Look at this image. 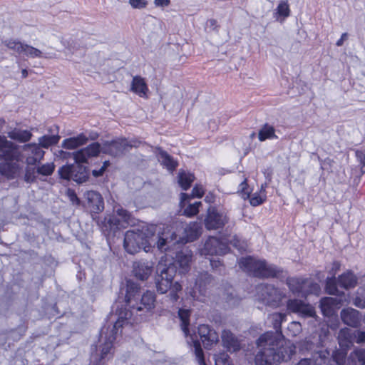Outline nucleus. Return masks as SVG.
<instances>
[{
  "label": "nucleus",
  "mask_w": 365,
  "mask_h": 365,
  "mask_svg": "<svg viewBox=\"0 0 365 365\" xmlns=\"http://www.w3.org/2000/svg\"><path fill=\"white\" fill-rule=\"evenodd\" d=\"M221 337L223 344L227 349V350L230 351H236L240 349V342L231 331L228 330H224L222 332Z\"/></svg>",
  "instance_id": "32"
},
{
  "label": "nucleus",
  "mask_w": 365,
  "mask_h": 365,
  "mask_svg": "<svg viewBox=\"0 0 365 365\" xmlns=\"http://www.w3.org/2000/svg\"><path fill=\"white\" fill-rule=\"evenodd\" d=\"M175 227H181L183 230V236H180L176 232H172L170 235L168 232H163L165 233V237L168 238V242L166 247L168 248V244L172 243L175 241L174 244H177L178 247L180 244L186 243L187 242H192L196 240L201 233V225L197 222H191L189 224L184 225L181 222H175Z\"/></svg>",
  "instance_id": "8"
},
{
  "label": "nucleus",
  "mask_w": 365,
  "mask_h": 365,
  "mask_svg": "<svg viewBox=\"0 0 365 365\" xmlns=\"http://www.w3.org/2000/svg\"><path fill=\"white\" fill-rule=\"evenodd\" d=\"M210 264L212 267V268H217L221 265V262L220 260L210 259Z\"/></svg>",
  "instance_id": "62"
},
{
  "label": "nucleus",
  "mask_w": 365,
  "mask_h": 365,
  "mask_svg": "<svg viewBox=\"0 0 365 365\" xmlns=\"http://www.w3.org/2000/svg\"><path fill=\"white\" fill-rule=\"evenodd\" d=\"M109 162L108 161H105L103 164V165L101 167V168L99 169H95L92 171V173L93 175V176L95 177H99V176H101L105 170H106V168H108V166L109 165Z\"/></svg>",
  "instance_id": "55"
},
{
  "label": "nucleus",
  "mask_w": 365,
  "mask_h": 365,
  "mask_svg": "<svg viewBox=\"0 0 365 365\" xmlns=\"http://www.w3.org/2000/svg\"><path fill=\"white\" fill-rule=\"evenodd\" d=\"M168 238L165 237L164 232L154 233L150 229L145 231L128 230L125 234L123 247L125 251L134 255L143 249L145 252L150 251L153 247L160 250H167Z\"/></svg>",
  "instance_id": "3"
},
{
  "label": "nucleus",
  "mask_w": 365,
  "mask_h": 365,
  "mask_svg": "<svg viewBox=\"0 0 365 365\" xmlns=\"http://www.w3.org/2000/svg\"><path fill=\"white\" fill-rule=\"evenodd\" d=\"M214 359L215 365H231L228 354L226 353H221L217 356H215Z\"/></svg>",
  "instance_id": "47"
},
{
  "label": "nucleus",
  "mask_w": 365,
  "mask_h": 365,
  "mask_svg": "<svg viewBox=\"0 0 365 365\" xmlns=\"http://www.w3.org/2000/svg\"><path fill=\"white\" fill-rule=\"evenodd\" d=\"M130 89L140 97H145L148 91V88L144 78L138 76L133 77Z\"/></svg>",
  "instance_id": "33"
},
{
  "label": "nucleus",
  "mask_w": 365,
  "mask_h": 365,
  "mask_svg": "<svg viewBox=\"0 0 365 365\" xmlns=\"http://www.w3.org/2000/svg\"><path fill=\"white\" fill-rule=\"evenodd\" d=\"M21 73L24 78H26L28 76V71L26 69H23Z\"/></svg>",
  "instance_id": "64"
},
{
  "label": "nucleus",
  "mask_w": 365,
  "mask_h": 365,
  "mask_svg": "<svg viewBox=\"0 0 365 365\" xmlns=\"http://www.w3.org/2000/svg\"><path fill=\"white\" fill-rule=\"evenodd\" d=\"M356 157L360 164L361 165V170L362 173H365V150H357L356 151Z\"/></svg>",
  "instance_id": "51"
},
{
  "label": "nucleus",
  "mask_w": 365,
  "mask_h": 365,
  "mask_svg": "<svg viewBox=\"0 0 365 365\" xmlns=\"http://www.w3.org/2000/svg\"><path fill=\"white\" fill-rule=\"evenodd\" d=\"M291 9L288 0H280L274 12L276 20L283 22L290 16Z\"/></svg>",
  "instance_id": "30"
},
{
  "label": "nucleus",
  "mask_w": 365,
  "mask_h": 365,
  "mask_svg": "<svg viewBox=\"0 0 365 365\" xmlns=\"http://www.w3.org/2000/svg\"><path fill=\"white\" fill-rule=\"evenodd\" d=\"M204 195V189L201 185H195L192 191V197H202Z\"/></svg>",
  "instance_id": "54"
},
{
  "label": "nucleus",
  "mask_w": 365,
  "mask_h": 365,
  "mask_svg": "<svg viewBox=\"0 0 365 365\" xmlns=\"http://www.w3.org/2000/svg\"><path fill=\"white\" fill-rule=\"evenodd\" d=\"M365 365V348H356L347 358L346 365Z\"/></svg>",
  "instance_id": "34"
},
{
  "label": "nucleus",
  "mask_w": 365,
  "mask_h": 365,
  "mask_svg": "<svg viewBox=\"0 0 365 365\" xmlns=\"http://www.w3.org/2000/svg\"><path fill=\"white\" fill-rule=\"evenodd\" d=\"M0 160L1 159H19L21 151L19 146L6 139L5 136L0 135Z\"/></svg>",
  "instance_id": "17"
},
{
  "label": "nucleus",
  "mask_w": 365,
  "mask_h": 365,
  "mask_svg": "<svg viewBox=\"0 0 365 365\" xmlns=\"http://www.w3.org/2000/svg\"><path fill=\"white\" fill-rule=\"evenodd\" d=\"M341 319L344 324L352 327H356L360 324L361 316L359 311L352 308H347L341 312Z\"/></svg>",
  "instance_id": "27"
},
{
  "label": "nucleus",
  "mask_w": 365,
  "mask_h": 365,
  "mask_svg": "<svg viewBox=\"0 0 365 365\" xmlns=\"http://www.w3.org/2000/svg\"><path fill=\"white\" fill-rule=\"evenodd\" d=\"M88 207L93 213H98L104 209V202L101 195L96 191H87L84 195Z\"/></svg>",
  "instance_id": "23"
},
{
  "label": "nucleus",
  "mask_w": 365,
  "mask_h": 365,
  "mask_svg": "<svg viewBox=\"0 0 365 365\" xmlns=\"http://www.w3.org/2000/svg\"><path fill=\"white\" fill-rule=\"evenodd\" d=\"M195 177L192 174L185 172H180L178 175V183L180 187L187 190L194 181Z\"/></svg>",
  "instance_id": "39"
},
{
  "label": "nucleus",
  "mask_w": 365,
  "mask_h": 365,
  "mask_svg": "<svg viewBox=\"0 0 365 365\" xmlns=\"http://www.w3.org/2000/svg\"><path fill=\"white\" fill-rule=\"evenodd\" d=\"M326 291L328 294L332 295H340L342 292L338 290L336 280L334 277L327 278L326 281Z\"/></svg>",
  "instance_id": "43"
},
{
  "label": "nucleus",
  "mask_w": 365,
  "mask_h": 365,
  "mask_svg": "<svg viewBox=\"0 0 365 365\" xmlns=\"http://www.w3.org/2000/svg\"><path fill=\"white\" fill-rule=\"evenodd\" d=\"M163 262L164 257H161L157 266V272L160 273L155 278L157 291L160 294H165L170 290V297L175 302L179 298L178 292L182 290V285L178 282L173 284L172 281L176 271L173 266H167L168 264H163Z\"/></svg>",
  "instance_id": "4"
},
{
  "label": "nucleus",
  "mask_w": 365,
  "mask_h": 365,
  "mask_svg": "<svg viewBox=\"0 0 365 365\" xmlns=\"http://www.w3.org/2000/svg\"><path fill=\"white\" fill-rule=\"evenodd\" d=\"M190 198V196L186 193H181L180 197V205L181 207H185L186 204V201Z\"/></svg>",
  "instance_id": "59"
},
{
  "label": "nucleus",
  "mask_w": 365,
  "mask_h": 365,
  "mask_svg": "<svg viewBox=\"0 0 365 365\" xmlns=\"http://www.w3.org/2000/svg\"><path fill=\"white\" fill-rule=\"evenodd\" d=\"M266 187H267V184H262L261 185V188H260V192H259L262 193H262H265V188H266Z\"/></svg>",
  "instance_id": "63"
},
{
  "label": "nucleus",
  "mask_w": 365,
  "mask_h": 365,
  "mask_svg": "<svg viewBox=\"0 0 365 365\" xmlns=\"http://www.w3.org/2000/svg\"><path fill=\"white\" fill-rule=\"evenodd\" d=\"M101 152H102L101 145L98 143H93L85 148L73 153V157L75 163H86L88 158L97 156Z\"/></svg>",
  "instance_id": "19"
},
{
  "label": "nucleus",
  "mask_w": 365,
  "mask_h": 365,
  "mask_svg": "<svg viewBox=\"0 0 365 365\" xmlns=\"http://www.w3.org/2000/svg\"><path fill=\"white\" fill-rule=\"evenodd\" d=\"M3 43L10 50L13 51L14 52L21 55L22 52L24 51V47L25 43L21 42L20 41L17 39H6L3 41Z\"/></svg>",
  "instance_id": "38"
},
{
  "label": "nucleus",
  "mask_w": 365,
  "mask_h": 365,
  "mask_svg": "<svg viewBox=\"0 0 365 365\" xmlns=\"http://www.w3.org/2000/svg\"><path fill=\"white\" fill-rule=\"evenodd\" d=\"M347 38V34L344 33L342 34L341 38L336 41V45L337 46H341L343 45L344 41L346 40Z\"/></svg>",
  "instance_id": "60"
},
{
  "label": "nucleus",
  "mask_w": 365,
  "mask_h": 365,
  "mask_svg": "<svg viewBox=\"0 0 365 365\" xmlns=\"http://www.w3.org/2000/svg\"><path fill=\"white\" fill-rule=\"evenodd\" d=\"M354 304L359 308H365V289L362 292L358 293V296L355 298Z\"/></svg>",
  "instance_id": "50"
},
{
  "label": "nucleus",
  "mask_w": 365,
  "mask_h": 365,
  "mask_svg": "<svg viewBox=\"0 0 365 365\" xmlns=\"http://www.w3.org/2000/svg\"><path fill=\"white\" fill-rule=\"evenodd\" d=\"M22 55L29 58H47V55L41 50L25 43Z\"/></svg>",
  "instance_id": "40"
},
{
  "label": "nucleus",
  "mask_w": 365,
  "mask_h": 365,
  "mask_svg": "<svg viewBox=\"0 0 365 365\" xmlns=\"http://www.w3.org/2000/svg\"><path fill=\"white\" fill-rule=\"evenodd\" d=\"M153 264L148 261H138L133 264V272L135 276L140 279L145 280L153 272Z\"/></svg>",
  "instance_id": "24"
},
{
  "label": "nucleus",
  "mask_w": 365,
  "mask_h": 365,
  "mask_svg": "<svg viewBox=\"0 0 365 365\" xmlns=\"http://www.w3.org/2000/svg\"><path fill=\"white\" fill-rule=\"evenodd\" d=\"M201 205V202H195L192 204H190L186 208L184 209V215L187 217H192L197 215L199 212V207Z\"/></svg>",
  "instance_id": "44"
},
{
  "label": "nucleus",
  "mask_w": 365,
  "mask_h": 365,
  "mask_svg": "<svg viewBox=\"0 0 365 365\" xmlns=\"http://www.w3.org/2000/svg\"><path fill=\"white\" fill-rule=\"evenodd\" d=\"M286 317V314L277 312L269 316L275 332L267 331L256 341L258 351L255 358V365H278L287 361L295 354V346L286 340L281 331V324Z\"/></svg>",
  "instance_id": "1"
},
{
  "label": "nucleus",
  "mask_w": 365,
  "mask_h": 365,
  "mask_svg": "<svg viewBox=\"0 0 365 365\" xmlns=\"http://www.w3.org/2000/svg\"><path fill=\"white\" fill-rule=\"evenodd\" d=\"M158 158L160 163L170 171L174 170L178 165L173 158L167 152L161 149H159Z\"/></svg>",
  "instance_id": "36"
},
{
  "label": "nucleus",
  "mask_w": 365,
  "mask_h": 365,
  "mask_svg": "<svg viewBox=\"0 0 365 365\" xmlns=\"http://www.w3.org/2000/svg\"><path fill=\"white\" fill-rule=\"evenodd\" d=\"M341 299L336 297H324L320 301V308L324 315L329 316L332 314L335 308H338L342 302Z\"/></svg>",
  "instance_id": "29"
},
{
  "label": "nucleus",
  "mask_w": 365,
  "mask_h": 365,
  "mask_svg": "<svg viewBox=\"0 0 365 365\" xmlns=\"http://www.w3.org/2000/svg\"><path fill=\"white\" fill-rule=\"evenodd\" d=\"M125 303L130 310L126 308L120 310L118 313V319L115 322L111 331L118 334L120 329L131 325L133 322L131 317L134 312L152 311L155 307V295L154 292L147 291L140 294V287L136 283L128 281L126 286Z\"/></svg>",
  "instance_id": "2"
},
{
  "label": "nucleus",
  "mask_w": 365,
  "mask_h": 365,
  "mask_svg": "<svg viewBox=\"0 0 365 365\" xmlns=\"http://www.w3.org/2000/svg\"><path fill=\"white\" fill-rule=\"evenodd\" d=\"M238 192L242 195V197L244 199H247L250 197V190L247 183V179H245L239 185Z\"/></svg>",
  "instance_id": "48"
},
{
  "label": "nucleus",
  "mask_w": 365,
  "mask_h": 365,
  "mask_svg": "<svg viewBox=\"0 0 365 365\" xmlns=\"http://www.w3.org/2000/svg\"><path fill=\"white\" fill-rule=\"evenodd\" d=\"M266 199L265 193L255 192L250 197V202L252 206H258L261 205Z\"/></svg>",
  "instance_id": "46"
},
{
  "label": "nucleus",
  "mask_w": 365,
  "mask_h": 365,
  "mask_svg": "<svg viewBox=\"0 0 365 365\" xmlns=\"http://www.w3.org/2000/svg\"><path fill=\"white\" fill-rule=\"evenodd\" d=\"M36 143H29L23 146V150L29 154L26 159L28 165H36L43 158L45 152Z\"/></svg>",
  "instance_id": "22"
},
{
  "label": "nucleus",
  "mask_w": 365,
  "mask_h": 365,
  "mask_svg": "<svg viewBox=\"0 0 365 365\" xmlns=\"http://www.w3.org/2000/svg\"><path fill=\"white\" fill-rule=\"evenodd\" d=\"M88 141V137L86 133H82L77 136L64 139L61 143L62 148L68 150L76 149L86 145Z\"/></svg>",
  "instance_id": "28"
},
{
  "label": "nucleus",
  "mask_w": 365,
  "mask_h": 365,
  "mask_svg": "<svg viewBox=\"0 0 365 365\" xmlns=\"http://www.w3.org/2000/svg\"><path fill=\"white\" fill-rule=\"evenodd\" d=\"M36 168H31L28 166L26 168L24 180L28 183L34 182L37 178Z\"/></svg>",
  "instance_id": "45"
},
{
  "label": "nucleus",
  "mask_w": 365,
  "mask_h": 365,
  "mask_svg": "<svg viewBox=\"0 0 365 365\" xmlns=\"http://www.w3.org/2000/svg\"><path fill=\"white\" fill-rule=\"evenodd\" d=\"M129 4L133 9H143L147 6L145 0H129Z\"/></svg>",
  "instance_id": "53"
},
{
  "label": "nucleus",
  "mask_w": 365,
  "mask_h": 365,
  "mask_svg": "<svg viewBox=\"0 0 365 365\" xmlns=\"http://www.w3.org/2000/svg\"><path fill=\"white\" fill-rule=\"evenodd\" d=\"M55 170V165L53 163H46L45 164L38 165L36 167V173L39 175L50 176Z\"/></svg>",
  "instance_id": "42"
},
{
  "label": "nucleus",
  "mask_w": 365,
  "mask_h": 365,
  "mask_svg": "<svg viewBox=\"0 0 365 365\" xmlns=\"http://www.w3.org/2000/svg\"><path fill=\"white\" fill-rule=\"evenodd\" d=\"M238 263L243 271L256 277H278L282 272L279 267L253 257H242Z\"/></svg>",
  "instance_id": "5"
},
{
  "label": "nucleus",
  "mask_w": 365,
  "mask_h": 365,
  "mask_svg": "<svg viewBox=\"0 0 365 365\" xmlns=\"http://www.w3.org/2000/svg\"><path fill=\"white\" fill-rule=\"evenodd\" d=\"M21 160V155L19 159H4L3 163H0V173L8 178H15L21 170L19 162Z\"/></svg>",
  "instance_id": "20"
},
{
  "label": "nucleus",
  "mask_w": 365,
  "mask_h": 365,
  "mask_svg": "<svg viewBox=\"0 0 365 365\" xmlns=\"http://www.w3.org/2000/svg\"><path fill=\"white\" fill-rule=\"evenodd\" d=\"M116 216L110 219L112 225H116L118 228L125 227L133 223L131 215L125 209L120 207L115 210Z\"/></svg>",
  "instance_id": "25"
},
{
  "label": "nucleus",
  "mask_w": 365,
  "mask_h": 365,
  "mask_svg": "<svg viewBox=\"0 0 365 365\" xmlns=\"http://www.w3.org/2000/svg\"><path fill=\"white\" fill-rule=\"evenodd\" d=\"M356 331L349 328L341 329L338 334V342L341 349H348L356 342Z\"/></svg>",
  "instance_id": "26"
},
{
  "label": "nucleus",
  "mask_w": 365,
  "mask_h": 365,
  "mask_svg": "<svg viewBox=\"0 0 365 365\" xmlns=\"http://www.w3.org/2000/svg\"><path fill=\"white\" fill-rule=\"evenodd\" d=\"M67 196L73 205H78L80 204V200L74 190L68 189L67 190Z\"/></svg>",
  "instance_id": "52"
},
{
  "label": "nucleus",
  "mask_w": 365,
  "mask_h": 365,
  "mask_svg": "<svg viewBox=\"0 0 365 365\" xmlns=\"http://www.w3.org/2000/svg\"><path fill=\"white\" fill-rule=\"evenodd\" d=\"M59 139L60 136L58 134L51 135H45L38 138V145L41 148H48L51 145L57 144Z\"/></svg>",
  "instance_id": "41"
},
{
  "label": "nucleus",
  "mask_w": 365,
  "mask_h": 365,
  "mask_svg": "<svg viewBox=\"0 0 365 365\" xmlns=\"http://www.w3.org/2000/svg\"><path fill=\"white\" fill-rule=\"evenodd\" d=\"M287 309L289 312L295 313L302 317H314L316 312L314 308L299 299H289L287 302Z\"/></svg>",
  "instance_id": "15"
},
{
  "label": "nucleus",
  "mask_w": 365,
  "mask_h": 365,
  "mask_svg": "<svg viewBox=\"0 0 365 365\" xmlns=\"http://www.w3.org/2000/svg\"><path fill=\"white\" fill-rule=\"evenodd\" d=\"M287 284L293 294L302 297L311 294L319 295L321 291L319 284L308 279L289 277L287 279Z\"/></svg>",
  "instance_id": "9"
},
{
  "label": "nucleus",
  "mask_w": 365,
  "mask_h": 365,
  "mask_svg": "<svg viewBox=\"0 0 365 365\" xmlns=\"http://www.w3.org/2000/svg\"><path fill=\"white\" fill-rule=\"evenodd\" d=\"M211 281L212 277L207 272L201 273L196 279L194 287L187 290L188 294L194 300L204 301L203 297L206 294V287Z\"/></svg>",
  "instance_id": "14"
},
{
  "label": "nucleus",
  "mask_w": 365,
  "mask_h": 365,
  "mask_svg": "<svg viewBox=\"0 0 365 365\" xmlns=\"http://www.w3.org/2000/svg\"><path fill=\"white\" fill-rule=\"evenodd\" d=\"M356 331V343L363 344L365 343V331L357 330Z\"/></svg>",
  "instance_id": "56"
},
{
  "label": "nucleus",
  "mask_w": 365,
  "mask_h": 365,
  "mask_svg": "<svg viewBox=\"0 0 365 365\" xmlns=\"http://www.w3.org/2000/svg\"><path fill=\"white\" fill-rule=\"evenodd\" d=\"M274 128L267 123L264 124L259 130L258 139L259 141H264L267 139H277Z\"/></svg>",
  "instance_id": "37"
},
{
  "label": "nucleus",
  "mask_w": 365,
  "mask_h": 365,
  "mask_svg": "<svg viewBox=\"0 0 365 365\" xmlns=\"http://www.w3.org/2000/svg\"><path fill=\"white\" fill-rule=\"evenodd\" d=\"M81 163L62 166L58 171L60 178L66 180H73L78 184L86 182L88 178V170Z\"/></svg>",
  "instance_id": "11"
},
{
  "label": "nucleus",
  "mask_w": 365,
  "mask_h": 365,
  "mask_svg": "<svg viewBox=\"0 0 365 365\" xmlns=\"http://www.w3.org/2000/svg\"><path fill=\"white\" fill-rule=\"evenodd\" d=\"M174 242L175 241H173L172 243L168 244V249L162 251L165 252L164 255L162 256L164 257L163 264L166 263L168 264L167 266H173L175 271L176 267H178L179 272L181 274H185L189 270L192 253L187 247H184L181 250H177L175 257H173L171 255V246L178 245L177 244H174Z\"/></svg>",
  "instance_id": "6"
},
{
  "label": "nucleus",
  "mask_w": 365,
  "mask_h": 365,
  "mask_svg": "<svg viewBox=\"0 0 365 365\" xmlns=\"http://www.w3.org/2000/svg\"><path fill=\"white\" fill-rule=\"evenodd\" d=\"M258 299L264 304L271 307H278L285 294L279 289L271 284H260L257 287Z\"/></svg>",
  "instance_id": "10"
},
{
  "label": "nucleus",
  "mask_w": 365,
  "mask_h": 365,
  "mask_svg": "<svg viewBox=\"0 0 365 365\" xmlns=\"http://www.w3.org/2000/svg\"><path fill=\"white\" fill-rule=\"evenodd\" d=\"M337 283L341 287L349 289L356 285L357 277L351 271L349 270L339 276Z\"/></svg>",
  "instance_id": "31"
},
{
  "label": "nucleus",
  "mask_w": 365,
  "mask_h": 365,
  "mask_svg": "<svg viewBox=\"0 0 365 365\" xmlns=\"http://www.w3.org/2000/svg\"><path fill=\"white\" fill-rule=\"evenodd\" d=\"M190 310L187 309L180 308L178 310V317L180 320V326L185 336L187 338V344L193 347L195 357L199 365H206L204 359L203 351L201 348L200 343L197 339L195 334L194 335L190 333Z\"/></svg>",
  "instance_id": "7"
},
{
  "label": "nucleus",
  "mask_w": 365,
  "mask_h": 365,
  "mask_svg": "<svg viewBox=\"0 0 365 365\" xmlns=\"http://www.w3.org/2000/svg\"><path fill=\"white\" fill-rule=\"evenodd\" d=\"M229 250L227 245L217 237H209L202 250V253L205 255H222L226 254Z\"/></svg>",
  "instance_id": "16"
},
{
  "label": "nucleus",
  "mask_w": 365,
  "mask_h": 365,
  "mask_svg": "<svg viewBox=\"0 0 365 365\" xmlns=\"http://www.w3.org/2000/svg\"><path fill=\"white\" fill-rule=\"evenodd\" d=\"M197 331L205 349H210L218 341L217 333L211 329L208 325L200 324L197 328Z\"/></svg>",
  "instance_id": "21"
},
{
  "label": "nucleus",
  "mask_w": 365,
  "mask_h": 365,
  "mask_svg": "<svg viewBox=\"0 0 365 365\" xmlns=\"http://www.w3.org/2000/svg\"><path fill=\"white\" fill-rule=\"evenodd\" d=\"M347 349H341L340 350H336L332 354V361L336 363V365H346L347 359L346 356ZM319 356L315 361L316 365H331V359L326 356V353H317Z\"/></svg>",
  "instance_id": "18"
},
{
  "label": "nucleus",
  "mask_w": 365,
  "mask_h": 365,
  "mask_svg": "<svg viewBox=\"0 0 365 365\" xmlns=\"http://www.w3.org/2000/svg\"><path fill=\"white\" fill-rule=\"evenodd\" d=\"M86 133L87 134V136L88 137V140L89 139L96 140L98 137V134L96 132H89V133L86 132Z\"/></svg>",
  "instance_id": "61"
},
{
  "label": "nucleus",
  "mask_w": 365,
  "mask_h": 365,
  "mask_svg": "<svg viewBox=\"0 0 365 365\" xmlns=\"http://www.w3.org/2000/svg\"><path fill=\"white\" fill-rule=\"evenodd\" d=\"M140 142L136 140L128 141L126 139L118 138L112 141H107L102 146V152L111 156H118L128 151L132 147H138Z\"/></svg>",
  "instance_id": "12"
},
{
  "label": "nucleus",
  "mask_w": 365,
  "mask_h": 365,
  "mask_svg": "<svg viewBox=\"0 0 365 365\" xmlns=\"http://www.w3.org/2000/svg\"><path fill=\"white\" fill-rule=\"evenodd\" d=\"M170 0H155L154 3L156 6H166L170 4Z\"/></svg>",
  "instance_id": "58"
},
{
  "label": "nucleus",
  "mask_w": 365,
  "mask_h": 365,
  "mask_svg": "<svg viewBox=\"0 0 365 365\" xmlns=\"http://www.w3.org/2000/svg\"><path fill=\"white\" fill-rule=\"evenodd\" d=\"M7 135L11 139L20 143H26L32 137V133L29 130L16 128L8 132Z\"/></svg>",
  "instance_id": "35"
},
{
  "label": "nucleus",
  "mask_w": 365,
  "mask_h": 365,
  "mask_svg": "<svg viewBox=\"0 0 365 365\" xmlns=\"http://www.w3.org/2000/svg\"><path fill=\"white\" fill-rule=\"evenodd\" d=\"M314 358H315L314 359V361H315L316 359L317 358H319V356L317 355V356H314ZM297 365H316V363L314 362H314L311 359H303L300 360L299 362Z\"/></svg>",
  "instance_id": "57"
},
{
  "label": "nucleus",
  "mask_w": 365,
  "mask_h": 365,
  "mask_svg": "<svg viewBox=\"0 0 365 365\" xmlns=\"http://www.w3.org/2000/svg\"><path fill=\"white\" fill-rule=\"evenodd\" d=\"M229 220L227 213L215 207H210L205 220V227L207 230H218L222 228Z\"/></svg>",
  "instance_id": "13"
},
{
  "label": "nucleus",
  "mask_w": 365,
  "mask_h": 365,
  "mask_svg": "<svg viewBox=\"0 0 365 365\" xmlns=\"http://www.w3.org/2000/svg\"><path fill=\"white\" fill-rule=\"evenodd\" d=\"M288 331L292 336H297L302 331V326L299 322H292L288 326Z\"/></svg>",
  "instance_id": "49"
}]
</instances>
